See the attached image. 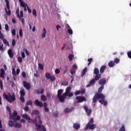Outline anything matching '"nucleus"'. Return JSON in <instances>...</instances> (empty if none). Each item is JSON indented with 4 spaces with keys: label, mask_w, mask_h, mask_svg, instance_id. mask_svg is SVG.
Listing matches in <instances>:
<instances>
[{
    "label": "nucleus",
    "mask_w": 131,
    "mask_h": 131,
    "mask_svg": "<svg viewBox=\"0 0 131 131\" xmlns=\"http://www.w3.org/2000/svg\"><path fill=\"white\" fill-rule=\"evenodd\" d=\"M21 116L23 118H24V119H26V120H27L29 123H34L35 126H36V130L47 131V129H46L45 126L37 123V120H36V119H34V120H32L30 118V117L28 116V115H27V114H24L22 115Z\"/></svg>",
    "instance_id": "1"
},
{
    "label": "nucleus",
    "mask_w": 131,
    "mask_h": 131,
    "mask_svg": "<svg viewBox=\"0 0 131 131\" xmlns=\"http://www.w3.org/2000/svg\"><path fill=\"white\" fill-rule=\"evenodd\" d=\"M101 99L99 101V103L103 104L104 106H107V101H105V96L103 94L96 93L93 99V103H97V100Z\"/></svg>",
    "instance_id": "2"
},
{
    "label": "nucleus",
    "mask_w": 131,
    "mask_h": 131,
    "mask_svg": "<svg viewBox=\"0 0 131 131\" xmlns=\"http://www.w3.org/2000/svg\"><path fill=\"white\" fill-rule=\"evenodd\" d=\"M34 105L35 106H36V107H39L40 108H41V107L44 106L45 112H49V111H50V109L48 107V104L47 102L42 103V102H40L38 100L36 99L34 101Z\"/></svg>",
    "instance_id": "3"
},
{
    "label": "nucleus",
    "mask_w": 131,
    "mask_h": 131,
    "mask_svg": "<svg viewBox=\"0 0 131 131\" xmlns=\"http://www.w3.org/2000/svg\"><path fill=\"white\" fill-rule=\"evenodd\" d=\"M3 98L5 100H6L9 102V103H12L14 101H16V96H15V94L12 93V95L9 94L8 95L6 93L3 94Z\"/></svg>",
    "instance_id": "4"
},
{
    "label": "nucleus",
    "mask_w": 131,
    "mask_h": 131,
    "mask_svg": "<svg viewBox=\"0 0 131 131\" xmlns=\"http://www.w3.org/2000/svg\"><path fill=\"white\" fill-rule=\"evenodd\" d=\"M94 123V118H91L90 121L88 123V124L86 125V127H85V130H88V129H95L96 128V124H93Z\"/></svg>",
    "instance_id": "5"
},
{
    "label": "nucleus",
    "mask_w": 131,
    "mask_h": 131,
    "mask_svg": "<svg viewBox=\"0 0 131 131\" xmlns=\"http://www.w3.org/2000/svg\"><path fill=\"white\" fill-rule=\"evenodd\" d=\"M63 93V90L60 89L57 91V98L60 103L65 102L66 96H64V94L61 96V94Z\"/></svg>",
    "instance_id": "6"
},
{
    "label": "nucleus",
    "mask_w": 131,
    "mask_h": 131,
    "mask_svg": "<svg viewBox=\"0 0 131 131\" xmlns=\"http://www.w3.org/2000/svg\"><path fill=\"white\" fill-rule=\"evenodd\" d=\"M6 3V7L7 8H5L6 13L8 16H11V9H10V3L9 2V0H5Z\"/></svg>",
    "instance_id": "7"
},
{
    "label": "nucleus",
    "mask_w": 131,
    "mask_h": 131,
    "mask_svg": "<svg viewBox=\"0 0 131 131\" xmlns=\"http://www.w3.org/2000/svg\"><path fill=\"white\" fill-rule=\"evenodd\" d=\"M76 99L77 100V103H82L84 101H86L85 97L77 96Z\"/></svg>",
    "instance_id": "8"
},
{
    "label": "nucleus",
    "mask_w": 131,
    "mask_h": 131,
    "mask_svg": "<svg viewBox=\"0 0 131 131\" xmlns=\"http://www.w3.org/2000/svg\"><path fill=\"white\" fill-rule=\"evenodd\" d=\"M23 84L24 88L28 90H30L31 89V85H30V83L29 82H27L26 81H23Z\"/></svg>",
    "instance_id": "9"
},
{
    "label": "nucleus",
    "mask_w": 131,
    "mask_h": 131,
    "mask_svg": "<svg viewBox=\"0 0 131 131\" xmlns=\"http://www.w3.org/2000/svg\"><path fill=\"white\" fill-rule=\"evenodd\" d=\"M9 119H12L15 122H16L17 120H20L21 117L20 116H17L16 118L13 117V115L10 114Z\"/></svg>",
    "instance_id": "10"
},
{
    "label": "nucleus",
    "mask_w": 131,
    "mask_h": 131,
    "mask_svg": "<svg viewBox=\"0 0 131 131\" xmlns=\"http://www.w3.org/2000/svg\"><path fill=\"white\" fill-rule=\"evenodd\" d=\"M84 109L85 112L87 113V115H88V116H90V115H91V114H92V110H89V107L86 105L84 106Z\"/></svg>",
    "instance_id": "11"
},
{
    "label": "nucleus",
    "mask_w": 131,
    "mask_h": 131,
    "mask_svg": "<svg viewBox=\"0 0 131 131\" xmlns=\"http://www.w3.org/2000/svg\"><path fill=\"white\" fill-rule=\"evenodd\" d=\"M70 92H71V86L68 87L66 89V92L63 93V96L66 97H66H67V94H69Z\"/></svg>",
    "instance_id": "12"
},
{
    "label": "nucleus",
    "mask_w": 131,
    "mask_h": 131,
    "mask_svg": "<svg viewBox=\"0 0 131 131\" xmlns=\"http://www.w3.org/2000/svg\"><path fill=\"white\" fill-rule=\"evenodd\" d=\"M99 84L100 85H103L104 86V84H106V79L105 78H102L100 79L98 82Z\"/></svg>",
    "instance_id": "13"
},
{
    "label": "nucleus",
    "mask_w": 131,
    "mask_h": 131,
    "mask_svg": "<svg viewBox=\"0 0 131 131\" xmlns=\"http://www.w3.org/2000/svg\"><path fill=\"white\" fill-rule=\"evenodd\" d=\"M7 53L8 54V55L9 56V57L11 59H12L14 57V53H13V51L12 50V49H9L8 50Z\"/></svg>",
    "instance_id": "14"
},
{
    "label": "nucleus",
    "mask_w": 131,
    "mask_h": 131,
    "mask_svg": "<svg viewBox=\"0 0 131 131\" xmlns=\"http://www.w3.org/2000/svg\"><path fill=\"white\" fill-rule=\"evenodd\" d=\"M95 79H93L90 81L89 84L86 85V88H90L91 85H94L95 84Z\"/></svg>",
    "instance_id": "15"
},
{
    "label": "nucleus",
    "mask_w": 131,
    "mask_h": 131,
    "mask_svg": "<svg viewBox=\"0 0 131 131\" xmlns=\"http://www.w3.org/2000/svg\"><path fill=\"white\" fill-rule=\"evenodd\" d=\"M73 128L76 129V130H78L80 128V125L79 124L76 123L73 125Z\"/></svg>",
    "instance_id": "16"
},
{
    "label": "nucleus",
    "mask_w": 131,
    "mask_h": 131,
    "mask_svg": "<svg viewBox=\"0 0 131 131\" xmlns=\"http://www.w3.org/2000/svg\"><path fill=\"white\" fill-rule=\"evenodd\" d=\"M107 68V67L105 65L102 66L100 69V72L101 74L104 73L105 69Z\"/></svg>",
    "instance_id": "17"
},
{
    "label": "nucleus",
    "mask_w": 131,
    "mask_h": 131,
    "mask_svg": "<svg viewBox=\"0 0 131 131\" xmlns=\"http://www.w3.org/2000/svg\"><path fill=\"white\" fill-rule=\"evenodd\" d=\"M4 75H5V70H4L3 68H2L1 69L0 77H1L2 78H5Z\"/></svg>",
    "instance_id": "18"
},
{
    "label": "nucleus",
    "mask_w": 131,
    "mask_h": 131,
    "mask_svg": "<svg viewBox=\"0 0 131 131\" xmlns=\"http://www.w3.org/2000/svg\"><path fill=\"white\" fill-rule=\"evenodd\" d=\"M46 35H47V30L46 29V28H43V33H42V35H41L42 38H45Z\"/></svg>",
    "instance_id": "19"
},
{
    "label": "nucleus",
    "mask_w": 131,
    "mask_h": 131,
    "mask_svg": "<svg viewBox=\"0 0 131 131\" xmlns=\"http://www.w3.org/2000/svg\"><path fill=\"white\" fill-rule=\"evenodd\" d=\"M14 126L16 128H21L22 127V124L19 123H15Z\"/></svg>",
    "instance_id": "20"
},
{
    "label": "nucleus",
    "mask_w": 131,
    "mask_h": 131,
    "mask_svg": "<svg viewBox=\"0 0 131 131\" xmlns=\"http://www.w3.org/2000/svg\"><path fill=\"white\" fill-rule=\"evenodd\" d=\"M25 96V90L22 89L20 91V97H24Z\"/></svg>",
    "instance_id": "21"
},
{
    "label": "nucleus",
    "mask_w": 131,
    "mask_h": 131,
    "mask_svg": "<svg viewBox=\"0 0 131 131\" xmlns=\"http://www.w3.org/2000/svg\"><path fill=\"white\" fill-rule=\"evenodd\" d=\"M101 74H98V75H96L95 77V78H94L93 79H94V80H96V81H98L99 80V79H100V78H101Z\"/></svg>",
    "instance_id": "22"
},
{
    "label": "nucleus",
    "mask_w": 131,
    "mask_h": 131,
    "mask_svg": "<svg viewBox=\"0 0 131 131\" xmlns=\"http://www.w3.org/2000/svg\"><path fill=\"white\" fill-rule=\"evenodd\" d=\"M88 71V68H85L83 69L82 72L81 73V76L82 77H83V76H84V75L85 74V73H86V71Z\"/></svg>",
    "instance_id": "23"
},
{
    "label": "nucleus",
    "mask_w": 131,
    "mask_h": 131,
    "mask_svg": "<svg viewBox=\"0 0 131 131\" xmlns=\"http://www.w3.org/2000/svg\"><path fill=\"white\" fill-rule=\"evenodd\" d=\"M94 74H96V75L98 74H99L100 73V70H99L98 68H95L94 70Z\"/></svg>",
    "instance_id": "24"
},
{
    "label": "nucleus",
    "mask_w": 131,
    "mask_h": 131,
    "mask_svg": "<svg viewBox=\"0 0 131 131\" xmlns=\"http://www.w3.org/2000/svg\"><path fill=\"white\" fill-rule=\"evenodd\" d=\"M8 125L10 127H13V126H15V125L14 124V122L13 121L10 120L8 122Z\"/></svg>",
    "instance_id": "25"
},
{
    "label": "nucleus",
    "mask_w": 131,
    "mask_h": 131,
    "mask_svg": "<svg viewBox=\"0 0 131 131\" xmlns=\"http://www.w3.org/2000/svg\"><path fill=\"white\" fill-rule=\"evenodd\" d=\"M21 7H22V8H24V11H25L26 12V11H27V6H28V5H27V4L26 3H24V4H21V5H20ZM27 7V8H26Z\"/></svg>",
    "instance_id": "26"
},
{
    "label": "nucleus",
    "mask_w": 131,
    "mask_h": 131,
    "mask_svg": "<svg viewBox=\"0 0 131 131\" xmlns=\"http://www.w3.org/2000/svg\"><path fill=\"white\" fill-rule=\"evenodd\" d=\"M3 43H4V45H5L6 46H8V47H10V43L7 40V39H3Z\"/></svg>",
    "instance_id": "27"
},
{
    "label": "nucleus",
    "mask_w": 131,
    "mask_h": 131,
    "mask_svg": "<svg viewBox=\"0 0 131 131\" xmlns=\"http://www.w3.org/2000/svg\"><path fill=\"white\" fill-rule=\"evenodd\" d=\"M40 99L41 100V101H42L43 102H46V101H47V97H46V96L42 95L40 96Z\"/></svg>",
    "instance_id": "28"
},
{
    "label": "nucleus",
    "mask_w": 131,
    "mask_h": 131,
    "mask_svg": "<svg viewBox=\"0 0 131 131\" xmlns=\"http://www.w3.org/2000/svg\"><path fill=\"white\" fill-rule=\"evenodd\" d=\"M114 65H115V63L112 60L108 62V66H109V67L112 68V67H113L114 66Z\"/></svg>",
    "instance_id": "29"
},
{
    "label": "nucleus",
    "mask_w": 131,
    "mask_h": 131,
    "mask_svg": "<svg viewBox=\"0 0 131 131\" xmlns=\"http://www.w3.org/2000/svg\"><path fill=\"white\" fill-rule=\"evenodd\" d=\"M51 74L50 73H46L45 77L47 79H50L51 78Z\"/></svg>",
    "instance_id": "30"
},
{
    "label": "nucleus",
    "mask_w": 131,
    "mask_h": 131,
    "mask_svg": "<svg viewBox=\"0 0 131 131\" xmlns=\"http://www.w3.org/2000/svg\"><path fill=\"white\" fill-rule=\"evenodd\" d=\"M32 114L34 115H38V114H39V111H38V110H33L32 111Z\"/></svg>",
    "instance_id": "31"
},
{
    "label": "nucleus",
    "mask_w": 131,
    "mask_h": 131,
    "mask_svg": "<svg viewBox=\"0 0 131 131\" xmlns=\"http://www.w3.org/2000/svg\"><path fill=\"white\" fill-rule=\"evenodd\" d=\"M103 90H104V86L102 85L98 89V94H99L100 93H102ZM100 94H102V93H100Z\"/></svg>",
    "instance_id": "32"
},
{
    "label": "nucleus",
    "mask_w": 131,
    "mask_h": 131,
    "mask_svg": "<svg viewBox=\"0 0 131 131\" xmlns=\"http://www.w3.org/2000/svg\"><path fill=\"white\" fill-rule=\"evenodd\" d=\"M50 80L51 81H55V80H56V76H55L54 75H52L50 77Z\"/></svg>",
    "instance_id": "33"
},
{
    "label": "nucleus",
    "mask_w": 131,
    "mask_h": 131,
    "mask_svg": "<svg viewBox=\"0 0 131 131\" xmlns=\"http://www.w3.org/2000/svg\"><path fill=\"white\" fill-rule=\"evenodd\" d=\"M119 62H120V60H119V59L117 58H115L114 60V62L115 63V64H118Z\"/></svg>",
    "instance_id": "34"
},
{
    "label": "nucleus",
    "mask_w": 131,
    "mask_h": 131,
    "mask_svg": "<svg viewBox=\"0 0 131 131\" xmlns=\"http://www.w3.org/2000/svg\"><path fill=\"white\" fill-rule=\"evenodd\" d=\"M19 100L22 103H25V98H24V96H20Z\"/></svg>",
    "instance_id": "35"
},
{
    "label": "nucleus",
    "mask_w": 131,
    "mask_h": 131,
    "mask_svg": "<svg viewBox=\"0 0 131 131\" xmlns=\"http://www.w3.org/2000/svg\"><path fill=\"white\" fill-rule=\"evenodd\" d=\"M68 58L69 61H72V60H73V55H72V54H70L68 56Z\"/></svg>",
    "instance_id": "36"
},
{
    "label": "nucleus",
    "mask_w": 131,
    "mask_h": 131,
    "mask_svg": "<svg viewBox=\"0 0 131 131\" xmlns=\"http://www.w3.org/2000/svg\"><path fill=\"white\" fill-rule=\"evenodd\" d=\"M34 94L39 95L40 94V92L39 91V90L36 89L33 91Z\"/></svg>",
    "instance_id": "37"
},
{
    "label": "nucleus",
    "mask_w": 131,
    "mask_h": 131,
    "mask_svg": "<svg viewBox=\"0 0 131 131\" xmlns=\"http://www.w3.org/2000/svg\"><path fill=\"white\" fill-rule=\"evenodd\" d=\"M68 32L70 35L73 34V31L71 29H68Z\"/></svg>",
    "instance_id": "38"
},
{
    "label": "nucleus",
    "mask_w": 131,
    "mask_h": 131,
    "mask_svg": "<svg viewBox=\"0 0 131 131\" xmlns=\"http://www.w3.org/2000/svg\"><path fill=\"white\" fill-rule=\"evenodd\" d=\"M38 67L40 69V70H43V65L41 63H38Z\"/></svg>",
    "instance_id": "39"
},
{
    "label": "nucleus",
    "mask_w": 131,
    "mask_h": 131,
    "mask_svg": "<svg viewBox=\"0 0 131 131\" xmlns=\"http://www.w3.org/2000/svg\"><path fill=\"white\" fill-rule=\"evenodd\" d=\"M32 14L33 16H34L35 17H36L37 13H36V10H35V9H33Z\"/></svg>",
    "instance_id": "40"
},
{
    "label": "nucleus",
    "mask_w": 131,
    "mask_h": 131,
    "mask_svg": "<svg viewBox=\"0 0 131 131\" xmlns=\"http://www.w3.org/2000/svg\"><path fill=\"white\" fill-rule=\"evenodd\" d=\"M27 106H32V101L31 100H29L27 102Z\"/></svg>",
    "instance_id": "41"
},
{
    "label": "nucleus",
    "mask_w": 131,
    "mask_h": 131,
    "mask_svg": "<svg viewBox=\"0 0 131 131\" xmlns=\"http://www.w3.org/2000/svg\"><path fill=\"white\" fill-rule=\"evenodd\" d=\"M70 97V98L71 97H73V93H72V92H70V93H68L67 94V97Z\"/></svg>",
    "instance_id": "42"
},
{
    "label": "nucleus",
    "mask_w": 131,
    "mask_h": 131,
    "mask_svg": "<svg viewBox=\"0 0 131 131\" xmlns=\"http://www.w3.org/2000/svg\"><path fill=\"white\" fill-rule=\"evenodd\" d=\"M17 60L19 63H22V62H23V59L21 57H18Z\"/></svg>",
    "instance_id": "43"
},
{
    "label": "nucleus",
    "mask_w": 131,
    "mask_h": 131,
    "mask_svg": "<svg viewBox=\"0 0 131 131\" xmlns=\"http://www.w3.org/2000/svg\"><path fill=\"white\" fill-rule=\"evenodd\" d=\"M68 82L65 81L61 83V85H63L64 86H66V85H68Z\"/></svg>",
    "instance_id": "44"
},
{
    "label": "nucleus",
    "mask_w": 131,
    "mask_h": 131,
    "mask_svg": "<svg viewBox=\"0 0 131 131\" xmlns=\"http://www.w3.org/2000/svg\"><path fill=\"white\" fill-rule=\"evenodd\" d=\"M89 63H88V66H90V65H91V63H92V61H93V58H91L88 59V60Z\"/></svg>",
    "instance_id": "45"
},
{
    "label": "nucleus",
    "mask_w": 131,
    "mask_h": 131,
    "mask_svg": "<svg viewBox=\"0 0 131 131\" xmlns=\"http://www.w3.org/2000/svg\"><path fill=\"white\" fill-rule=\"evenodd\" d=\"M80 94H81V95H84V94H85V90L82 89L81 91H80Z\"/></svg>",
    "instance_id": "46"
},
{
    "label": "nucleus",
    "mask_w": 131,
    "mask_h": 131,
    "mask_svg": "<svg viewBox=\"0 0 131 131\" xmlns=\"http://www.w3.org/2000/svg\"><path fill=\"white\" fill-rule=\"evenodd\" d=\"M38 123L39 124H42V121H41V119H40V116H38Z\"/></svg>",
    "instance_id": "47"
},
{
    "label": "nucleus",
    "mask_w": 131,
    "mask_h": 131,
    "mask_svg": "<svg viewBox=\"0 0 131 131\" xmlns=\"http://www.w3.org/2000/svg\"><path fill=\"white\" fill-rule=\"evenodd\" d=\"M12 115V117L15 118L18 115V113H17V112H16V111H15L14 113H13Z\"/></svg>",
    "instance_id": "48"
},
{
    "label": "nucleus",
    "mask_w": 131,
    "mask_h": 131,
    "mask_svg": "<svg viewBox=\"0 0 131 131\" xmlns=\"http://www.w3.org/2000/svg\"><path fill=\"white\" fill-rule=\"evenodd\" d=\"M16 15H17L18 18H20V14H19V9H18L16 11Z\"/></svg>",
    "instance_id": "49"
},
{
    "label": "nucleus",
    "mask_w": 131,
    "mask_h": 131,
    "mask_svg": "<svg viewBox=\"0 0 131 131\" xmlns=\"http://www.w3.org/2000/svg\"><path fill=\"white\" fill-rule=\"evenodd\" d=\"M24 51H25L27 56H29V51H28L27 49H24Z\"/></svg>",
    "instance_id": "50"
},
{
    "label": "nucleus",
    "mask_w": 131,
    "mask_h": 131,
    "mask_svg": "<svg viewBox=\"0 0 131 131\" xmlns=\"http://www.w3.org/2000/svg\"><path fill=\"white\" fill-rule=\"evenodd\" d=\"M70 72H71V74H72V75H73V74L75 73V70L74 69H72L70 71Z\"/></svg>",
    "instance_id": "51"
},
{
    "label": "nucleus",
    "mask_w": 131,
    "mask_h": 131,
    "mask_svg": "<svg viewBox=\"0 0 131 131\" xmlns=\"http://www.w3.org/2000/svg\"><path fill=\"white\" fill-rule=\"evenodd\" d=\"M127 55L128 56V58H129V59H131V51L128 52L127 53Z\"/></svg>",
    "instance_id": "52"
},
{
    "label": "nucleus",
    "mask_w": 131,
    "mask_h": 131,
    "mask_svg": "<svg viewBox=\"0 0 131 131\" xmlns=\"http://www.w3.org/2000/svg\"><path fill=\"white\" fill-rule=\"evenodd\" d=\"M60 71L59 69H56L55 70V73H56V74H59V73H60Z\"/></svg>",
    "instance_id": "53"
},
{
    "label": "nucleus",
    "mask_w": 131,
    "mask_h": 131,
    "mask_svg": "<svg viewBox=\"0 0 131 131\" xmlns=\"http://www.w3.org/2000/svg\"><path fill=\"white\" fill-rule=\"evenodd\" d=\"M11 33H12V35H14V36H15V35H16V30L13 29Z\"/></svg>",
    "instance_id": "54"
},
{
    "label": "nucleus",
    "mask_w": 131,
    "mask_h": 131,
    "mask_svg": "<svg viewBox=\"0 0 131 131\" xmlns=\"http://www.w3.org/2000/svg\"><path fill=\"white\" fill-rule=\"evenodd\" d=\"M64 112L66 113H69V112H71L70 109H69V108H66L64 110Z\"/></svg>",
    "instance_id": "55"
},
{
    "label": "nucleus",
    "mask_w": 131,
    "mask_h": 131,
    "mask_svg": "<svg viewBox=\"0 0 131 131\" xmlns=\"http://www.w3.org/2000/svg\"><path fill=\"white\" fill-rule=\"evenodd\" d=\"M12 47H15V45H16V41L14 39H12Z\"/></svg>",
    "instance_id": "56"
},
{
    "label": "nucleus",
    "mask_w": 131,
    "mask_h": 131,
    "mask_svg": "<svg viewBox=\"0 0 131 131\" xmlns=\"http://www.w3.org/2000/svg\"><path fill=\"white\" fill-rule=\"evenodd\" d=\"M3 86L4 85L3 84V81L2 80H0V89H1V90H3Z\"/></svg>",
    "instance_id": "57"
},
{
    "label": "nucleus",
    "mask_w": 131,
    "mask_h": 131,
    "mask_svg": "<svg viewBox=\"0 0 131 131\" xmlns=\"http://www.w3.org/2000/svg\"><path fill=\"white\" fill-rule=\"evenodd\" d=\"M120 131H125V127L124 126V125H123L121 127L120 130H119Z\"/></svg>",
    "instance_id": "58"
},
{
    "label": "nucleus",
    "mask_w": 131,
    "mask_h": 131,
    "mask_svg": "<svg viewBox=\"0 0 131 131\" xmlns=\"http://www.w3.org/2000/svg\"><path fill=\"white\" fill-rule=\"evenodd\" d=\"M22 33H23L22 29H19V36H20V37H22V36H23V35L22 34Z\"/></svg>",
    "instance_id": "59"
},
{
    "label": "nucleus",
    "mask_w": 131,
    "mask_h": 131,
    "mask_svg": "<svg viewBox=\"0 0 131 131\" xmlns=\"http://www.w3.org/2000/svg\"><path fill=\"white\" fill-rule=\"evenodd\" d=\"M24 110L25 111H29V107L28 106H26L24 108Z\"/></svg>",
    "instance_id": "60"
},
{
    "label": "nucleus",
    "mask_w": 131,
    "mask_h": 131,
    "mask_svg": "<svg viewBox=\"0 0 131 131\" xmlns=\"http://www.w3.org/2000/svg\"><path fill=\"white\" fill-rule=\"evenodd\" d=\"M72 69H74L75 70L76 69V70H77V66L76 64H74L72 66Z\"/></svg>",
    "instance_id": "61"
},
{
    "label": "nucleus",
    "mask_w": 131,
    "mask_h": 131,
    "mask_svg": "<svg viewBox=\"0 0 131 131\" xmlns=\"http://www.w3.org/2000/svg\"><path fill=\"white\" fill-rule=\"evenodd\" d=\"M13 75H16V71L14 68H12Z\"/></svg>",
    "instance_id": "62"
},
{
    "label": "nucleus",
    "mask_w": 131,
    "mask_h": 131,
    "mask_svg": "<svg viewBox=\"0 0 131 131\" xmlns=\"http://www.w3.org/2000/svg\"><path fill=\"white\" fill-rule=\"evenodd\" d=\"M5 29L6 31H9V25L8 24H5Z\"/></svg>",
    "instance_id": "63"
},
{
    "label": "nucleus",
    "mask_w": 131,
    "mask_h": 131,
    "mask_svg": "<svg viewBox=\"0 0 131 131\" xmlns=\"http://www.w3.org/2000/svg\"><path fill=\"white\" fill-rule=\"evenodd\" d=\"M80 94V91H76L75 93V96H78Z\"/></svg>",
    "instance_id": "64"
}]
</instances>
